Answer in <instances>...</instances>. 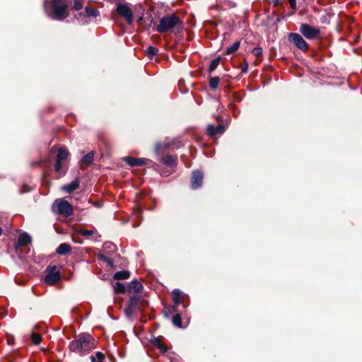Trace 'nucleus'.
Returning a JSON list of instances; mask_svg holds the SVG:
<instances>
[{
	"label": "nucleus",
	"mask_w": 362,
	"mask_h": 362,
	"mask_svg": "<svg viewBox=\"0 0 362 362\" xmlns=\"http://www.w3.org/2000/svg\"><path fill=\"white\" fill-rule=\"evenodd\" d=\"M66 10L67 5L62 0H53L50 17L53 20L62 21L67 17Z\"/></svg>",
	"instance_id": "obj_4"
},
{
	"label": "nucleus",
	"mask_w": 362,
	"mask_h": 362,
	"mask_svg": "<svg viewBox=\"0 0 362 362\" xmlns=\"http://www.w3.org/2000/svg\"><path fill=\"white\" fill-rule=\"evenodd\" d=\"M2 233H3V230H2V228L0 227V236L2 235Z\"/></svg>",
	"instance_id": "obj_44"
},
{
	"label": "nucleus",
	"mask_w": 362,
	"mask_h": 362,
	"mask_svg": "<svg viewBox=\"0 0 362 362\" xmlns=\"http://www.w3.org/2000/svg\"><path fill=\"white\" fill-rule=\"evenodd\" d=\"M86 12L88 16L96 17L99 15L98 11L89 7H86Z\"/></svg>",
	"instance_id": "obj_29"
},
{
	"label": "nucleus",
	"mask_w": 362,
	"mask_h": 362,
	"mask_svg": "<svg viewBox=\"0 0 362 362\" xmlns=\"http://www.w3.org/2000/svg\"><path fill=\"white\" fill-rule=\"evenodd\" d=\"M247 71V66L242 69L243 72H246Z\"/></svg>",
	"instance_id": "obj_43"
},
{
	"label": "nucleus",
	"mask_w": 362,
	"mask_h": 362,
	"mask_svg": "<svg viewBox=\"0 0 362 362\" xmlns=\"http://www.w3.org/2000/svg\"><path fill=\"white\" fill-rule=\"evenodd\" d=\"M300 31L308 39H314L319 34L318 29L305 23L301 25Z\"/></svg>",
	"instance_id": "obj_11"
},
{
	"label": "nucleus",
	"mask_w": 362,
	"mask_h": 362,
	"mask_svg": "<svg viewBox=\"0 0 362 362\" xmlns=\"http://www.w3.org/2000/svg\"><path fill=\"white\" fill-rule=\"evenodd\" d=\"M162 163L168 167L174 168L177 164V156L173 155H166L159 160Z\"/></svg>",
	"instance_id": "obj_15"
},
{
	"label": "nucleus",
	"mask_w": 362,
	"mask_h": 362,
	"mask_svg": "<svg viewBox=\"0 0 362 362\" xmlns=\"http://www.w3.org/2000/svg\"><path fill=\"white\" fill-rule=\"evenodd\" d=\"M114 291L117 293H123L127 291V286H125L123 284L117 281L114 286Z\"/></svg>",
	"instance_id": "obj_20"
},
{
	"label": "nucleus",
	"mask_w": 362,
	"mask_h": 362,
	"mask_svg": "<svg viewBox=\"0 0 362 362\" xmlns=\"http://www.w3.org/2000/svg\"><path fill=\"white\" fill-rule=\"evenodd\" d=\"M204 175L200 170H194L192 173L191 179V187L193 189H197L200 187L203 182Z\"/></svg>",
	"instance_id": "obj_12"
},
{
	"label": "nucleus",
	"mask_w": 362,
	"mask_h": 362,
	"mask_svg": "<svg viewBox=\"0 0 362 362\" xmlns=\"http://www.w3.org/2000/svg\"><path fill=\"white\" fill-rule=\"evenodd\" d=\"M90 361H91V362H96V361H95L96 358H95V356H93V355L90 356Z\"/></svg>",
	"instance_id": "obj_41"
},
{
	"label": "nucleus",
	"mask_w": 362,
	"mask_h": 362,
	"mask_svg": "<svg viewBox=\"0 0 362 362\" xmlns=\"http://www.w3.org/2000/svg\"><path fill=\"white\" fill-rule=\"evenodd\" d=\"M74 9L76 11H79L83 8V4L81 0H74V4L73 6Z\"/></svg>",
	"instance_id": "obj_32"
},
{
	"label": "nucleus",
	"mask_w": 362,
	"mask_h": 362,
	"mask_svg": "<svg viewBox=\"0 0 362 362\" xmlns=\"http://www.w3.org/2000/svg\"><path fill=\"white\" fill-rule=\"evenodd\" d=\"M182 21L179 16L173 13L164 16L159 21L156 30L160 33H165L172 31L177 27H182Z\"/></svg>",
	"instance_id": "obj_2"
},
{
	"label": "nucleus",
	"mask_w": 362,
	"mask_h": 362,
	"mask_svg": "<svg viewBox=\"0 0 362 362\" xmlns=\"http://www.w3.org/2000/svg\"><path fill=\"white\" fill-rule=\"evenodd\" d=\"M161 148H162L161 144L160 143H157L156 144V146H155V153L156 154H158L160 151V149H161Z\"/></svg>",
	"instance_id": "obj_36"
},
{
	"label": "nucleus",
	"mask_w": 362,
	"mask_h": 362,
	"mask_svg": "<svg viewBox=\"0 0 362 362\" xmlns=\"http://www.w3.org/2000/svg\"><path fill=\"white\" fill-rule=\"evenodd\" d=\"M71 247L69 244L62 243L58 246L56 252L59 255H66V254L69 253V252H71Z\"/></svg>",
	"instance_id": "obj_18"
},
{
	"label": "nucleus",
	"mask_w": 362,
	"mask_h": 362,
	"mask_svg": "<svg viewBox=\"0 0 362 362\" xmlns=\"http://www.w3.org/2000/svg\"><path fill=\"white\" fill-rule=\"evenodd\" d=\"M93 151L85 155L81 159L82 163H83L86 165H90L93 162Z\"/></svg>",
	"instance_id": "obj_22"
},
{
	"label": "nucleus",
	"mask_w": 362,
	"mask_h": 362,
	"mask_svg": "<svg viewBox=\"0 0 362 362\" xmlns=\"http://www.w3.org/2000/svg\"><path fill=\"white\" fill-rule=\"evenodd\" d=\"M31 240V237L27 233H21L18 238V243L15 245L16 251L18 252L21 247L30 244Z\"/></svg>",
	"instance_id": "obj_13"
},
{
	"label": "nucleus",
	"mask_w": 362,
	"mask_h": 362,
	"mask_svg": "<svg viewBox=\"0 0 362 362\" xmlns=\"http://www.w3.org/2000/svg\"><path fill=\"white\" fill-rule=\"evenodd\" d=\"M173 299H181L182 291L180 289L175 288L172 291Z\"/></svg>",
	"instance_id": "obj_31"
},
{
	"label": "nucleus",
	"mask_w": 362,
	"mask_h": 362,
	"mask_svg": "<svg viewBox=\"0 0 362 362\" xmlns=\"http://www.w3.org/2000/svg\"><path fill=\"white\" fill-rule=\"evenodd\" d=\"M220 79L218 76L212 77L209 79V86L212 90H216L218 86Z\"/></svg>",
	"instance_id": "obj_25"
},
{
	"label": "nucleus",
	"mask_w": 362,
	"mask_h": 362,
	"mask_svg": "<svg viewBox=\"0 0 362 362\" xmlns=\"http://www.w3.org/2000/svg\"><path fill=\"white\" fill-rule=\"evenodd\" d=\"M123 160L130 166H141V165H152L153 162L148 158H134L132 156H126L123 158Z\"/></svg>",
	"instance_id": "obj_9"
},
{
	"label": "nucleus",
	"mask_w": 362,
	"mask_h": 362,
	"mask_svg": "<svg viewBox=\"0 0 362 362\" xmlns=\"http://www.w3.org/2000/svg\"><path fill=\"white\" fill-rule=\"evenodd\" d=\"M220 63V58H215L210 64L209 67V72L212 73L216 70Z\"/></svg>",
	"instance_id": "obj_24"
},
{
	"label": "nucleus",
	"mask_w": 362,
	"mask_h": 362,
	"mask_svg": "<svg viewBox=\"0 0 362 362\" xmlns=\"http://www.w3.org/2000/svg\"><path fill=\"white\" fill-rule=\"evenodd\" d=\"M105 354L102 352L98 351L95 354V358L97 359L96 362H103V360L105 358Z\"/></svg>",
	"instance_id": "obj_33"
},
{
	"label": "nucleus",
	"mask_w": 362,
	"mask_h": 362,
	"mask_svg": "<svg viewBox=\"0 0 362 362\" xmlns=\"http://www.w3.org/2000/svg\"><path fill=\"white\" fill-rule=\"evenodd\" d=\"M240 47V42L237 41L234 42L231 46L227 47L226 49V54H230L233 52H235Z\"/></svg>",
	"instance_id": "obj_23"
},
{
	"label": "nucleus",
	"mask_w": 362,
	"mask_h": 362,
	"mask_svg": "<svg viewBox=\"0 0 362 362\" xmlns=\"http://www.w3.org/2000/svg\"><path fill=\"white\" fill-rule=\"evenodd\" d=\"M252 52L255 56L259 57L262 54V49L259 47H257L254 48Z\"/></svg>",
	"instance_id": "obj_35"
},
{
	"label": "nucleus",
	"mask_w": 362,
	"mask_h": 362,
	"mask_svg": "<svg viewBox=\"0 0 362 362\" xmlns=\"http://www.w3.org/2000/svg\"><path fill=\"white\" fill-rule=\"evenodd\" d=\"M207 133L211 136L213 137L216 134H221L225 131V127L222 124H218L217 126H214L212 124H209L207 127Z\"/></svg>",
	"instance_id": "obj_14"
},
{
	"label": "nucleus",
	"mask_w": 362,
	"mask_h": 362,
	"mask_svg": "<svg viewBox=\"0 0 362 362\" xmlns=\"http://www.w3.org/2000/svg\"><path fill=\"white\" fill-rule=\"evenodd\" d=\"M289 4L293 9L296 8V0H288Z\"/></svg>",
	"instance_id": "obj_38"
},
{
	"label": "nucleus",
	"mask_w": 362,
	"mask_h": 362,
	"mask_svg": "<svg viewBox=\"0 0 362 362\" xmlns=\"http://www.w3.org/2000/svg\"><path fill=\"white\" fill-rule=\"evenodd\" d=\"M78 232L79 234H81V235H83L84 237H89V236L93 235L96 232V230L95 229H92V230L79 229L78 230Z\"/></svg>",
	"instance_id": "obj_27"
},
{
	"label": "nucleus",
	"mask_w": 362,
	"mask_h": 362,
	"mask_svg": "<svg viewBox=\"0 0 362 362\" xmlns=\"http://www.w3.org/2000/svg\"><path fill=\"white\" fill-rule=\"evenodd\" d=\"M52 211L55 214L69 217L73 214V208L67 201L57 199L52 204Z\"/></svg>",
	"instance_id": "obj_5"
},
{
	"label": "nucleus",
	"mask_w": 362,
	"mask_h": 362,
	"mask_svg": "<svg viewBox=\"0 0 362 362\" xmlns=\"http://www.w3.org/2000/svg\"><path fill=\"white\" fill-rule=\"evenodd\" d=\"M173 323L177 327H182V317L180 314L177 313L173 317Z\"/></svg>",
	"instance_id": "obj_26"
},
{
	"label": "nucleus",
	"mask_w": 362,
	"mask_h": 362,
	"mask_svg": "<svg viewBox=\"0 0 362 362\" xmlns=\"http://www.w3.org/2000/svg\"><path fill=\"white\" fill-rule=\"evenodd\" d=\"M80 185V180L78 178H76L69 185H66L62 187V189L67 193H71L74 190H76Z\"/></svg>",
	"instance_id": "obj_17"
},
{
	"label": "nucleus",
	"mask_w": 362,
	"mask_h": 362,
	"mask_svg": "<svg viewBox=\"0 0 362 362\" xmlns=\"http://www.w3.org/2000/svg\"><path fill=\"white\" fill-rule=\"evenodd\" d=\"M31 339L34 344H38L41 341L42 337L40 334L33 332L31 334Z\"/></svg>",
	"instance_id": "obj_28"
},
{
	"label": "nucleus",
	"mask_w": 362,
	"mask_h": 362,
	"mask_svg": "<svg viewBox=\"0 0 362 362\" xmlns=\"http://www.w3.org/2000/svg\"><path fill=\"white\" fill-rule=\"evenodd\" d=\"M173 303L175 304V306L173 308L175 310L177 306L181 303V299H173Z\"/></svg>",
	"instance_id": "obj_39"
},
{
	"label": "nucleus",
	"mask_w": 362,
	"mask_h": 362,
	"mask_svg": "<svg viewBox=\"0 0 362 362\" xmlns=\"http://www.w3.org/2000/svg\"><path fill=\"white\" fill-rule=\"evenodd\" d=\"M130 276V272L127 270H122L119 272H117L113 278L117 280H123L127 279Z\"/></svg>",
	"instance_id": "obj_19"
},
{
	"label": "nucleus",
	"mask_w": 362,
	"mask_h": 362,
	"mask_svg": "<svg viewBox=\"0 0 362 362\" xmlns=\"http://www.w3.org/2000/svg\"><path fill=\"white\" fill-rule=\"evenodd\" d=\"M47 274L45 276V282L48 285L55 284L60 278L59 271L56 265L49 266L47 268Z\"/></svg>",
	"instance_id": "obj_7"
},
{
	"label": "nucleus",
	"mask_w": 362,
	"mask_h": 362,
	"mask_svg": "<svg viewBox=\"0 0 362 362\" xmlns=\"http://www.w3.org/2000/svg\"><path fill=\"white\" fill-rule=\"evenodd\" d=\"M158 49L156 47L149 46L147 47L146 53V55L150 58L152 59L154 56H156L158 54Z\"/></svg>",
	"instance_id": "obj_21"
},
{
	"label": "nucleus",
	"mask_w": 362,
	"mask_h": 362,
	"mask_svg": "<svg viewBox=\"0 0 362 362\" xmlns=\"http://www.w3.org/2000/svg\"><path fill=\"white\" fill-rule=\"evenodd\" d=\"M272 1H273V2L274 3L275 5H277L279 3V1H280V0H272Z\"/></svg>",
	"instance_id": "obj_42"
},
{
	"label": "nucleus",
	"mask_w": 362,
	"mask_h": 362,
	"mask_svg": "<svg viewBox=\"0 0 362 362\" xmlns=\"http://www.w3.org/2000/svg\"><path fill=\"white\" fill-rule=\"evenodd\" d=\"M69 152L65 148H59L54 165V170L56 172L62 175L66 173V170H63L62 168V161L67 158Z\"/></svg>",
	"instance_id": "obj_8"
},
{
	"label": "nucleus",
	"mask_w": 362,
	"mask_h": 362,
	"mask_svg": "<svg viewBox=\"0 0 362 362\" xmlns=\"http://www.w3.org/2000/svg\"><path fill=\"white\" fill-rule=\"evenodd\" d=\"M93 339L88 334H83L78 336L75 341L70 342L69 349L72 352L78 353L81 355L86 354L93 349Z\"/></svg>",
	"instance_id": "obj_1"
},
{
	"label": "nucleus",
	"mask_w": 362,
	"mask_h": 362,
	"mask_svg": "<svg viewBox=\"0 0 362 362\" xmlns=\"http://www.w3.org/2000/svg\"><path fill=\"white\" fill-rule=\"evenodd\" d=\"M158 349L162 353H165L167 351V347L164 344H159Z\"/></svg>",
	"instance_id": "obj_37"
},
{
	"label": "nucleus",
	"mask_w": 362,
	"mask_h": 362,
	"mask_svg": "<svg viewBox=\"0 0 362 362\" xmlns=\"http://www.w3.org/2000/svg\"><path fill=\"white\" fill-rule=\"evenodd\" d=\"M98 257L99 259L107 262L110 266H112V264H113L112 260L110 259V258H108L107 257H106L105 255L100 253V254H98Z\"/></svg>",
	"instance_id": "obj_30"
},
{
	"label": "nucleus",
	"mask_w": 362,
	"mask_h": 362,
	"mask_svg": "<svg viewBox=\"0 0 362 362\" xmlns=\"http://www.w3.org/2000/svg\"><path fill=\"white\" fill-rule=\"evenodd\" d=\"M116 12L124 18L129 25L132 24L134 21L133 12L127 4L118 3Z\"/></svg>",
	"instance_id": "obj_6"
},
{
	"label": "nucleus",
	"mask_w": 362,
	"mask_h": 362,
	"mask_svg": "<svg viewBox=\"0 0 362 362\" xmlns=\"http://www.w3.org/2000/svg\"><path fill=\"white\" fill-rule=\"evenodd\" d=\"M29 190H30V189H29L28 187H26V186L25 185V186L23 187V189H21L20 190V192H20L21 194H23V193H24V192H28V191H29Z\"/></svg>",
	"instance_id": "obj_40"
},
{
	"label": "nucleus",
	"mask_w": 362,
	"mask_h": 362,
	"mask_svg": "<svg viewBox=\"0 0 362 362\" xmlns=\"http://www.w3.org/2000/svg\"><path fill=\"white\" fill-rule=\"evenodd\" d=\"M103 246H104L105 248H108V249H110L111 250H116V245L112 244L110 242L105 243Z\"/></svg>",
	"instance_id": "obj_34"
},
{
	"label": "nucleus",
	"mask_w": 362,
	"mask_h": 362,
	"mask_svg": "<svg viewBox=\"0 0 362 362\" xmlns=\"http://www.w3.org/2000/svg\"><path fill=\"white\" fill-rule=\"evenodd\" d=\"M147 305V301L138 295H134L129 298L127 305L124 309L126 317L131 319L134 313Z\"/></svg>",
	"instance_id": "obj_3"
},
{
	"label": "nucleus",
	"mask_w": 362,
	"mask_h": 362,
	"mask_svg": "<svg viewBox=\"0 0 362 362\" xmlns=\"http://www.w3.org/2000/svg\"><path fill=\"white\" fill-rule=\"evenodd\" d=\"M290 42H293L298 49L305 51L308 49V45L302 37V36L298 33H291L288 36Z\"/></svg>",
	"instance_id": "obj_10"
},
{
	"label": "nucleus",
	"mask_w": 362,
	"mask_h": 362,
	"mask_svg": "<svg viewBox=\"0 0 362 362\" xmlns=\"http://www.w3.org/2000/svg\"><path fill=\"white\" fill-rule=\"evenodd\" d=\"M143 288V285L137 280H133L127 285V292L129 293H139L141 292Z\"/></svg>",
	"instance_id": "obj_16"
}]
</instances>
